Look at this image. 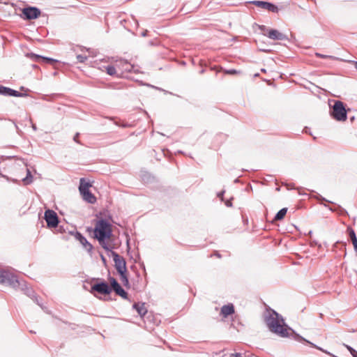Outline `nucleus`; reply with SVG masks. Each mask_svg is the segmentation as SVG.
<instances>
[{"instance_id": "1", "label": "nucleus", "mask_w": 357, "mask_h": 357, "mask_svg": "<svg viewBox=\"0 0 357 357\" xmlns=\"http://www.w3.org/2000/svg\"><path fill=\"white\" fill-rule=\"evenodd\" d=\"M264 321L269 331L279 337H288L294 333V331L285 324L283 317L273 310L267 311Z\"/></svg>"}, {"instance_id": "2", "label": "nucleus", "mask_w": 357, "mask_h": 357, "mask_svg": "<svg viewBox=\"0 0 357 357\" xmlns=\"http://www.w3.org/2000/svg\"><path fill=\"white\" fill-rule=\"evenodd\" d=\"M112 233V225L106 220L100 219L96 222L94 235L100 245L107 251H111V248L105 242V240L110 238Z\"/></svg>"}, {"instance_id": "3", "label": "nucleus", "mask_w": 357, "mask_h": 357, "mask_svg": "<svg viewBox=\"0 0 357 357\" xmlns=\"http://www.w3.org/2000/svg\"><path fill=\"white\" fill-rule=\"evenodd\" d=\"M0 284H8L15 289L20 287L28 296H33V290L28 288L25 282H20L15 275L8 271L0 269Z\"/></svg>"}, {"instance_id": "4", "label": "nucleus", "mask_w": 357, "mask_h": 357, "mask_svg": "<svg viewBox=\"0 0 357 357\" xmlns=\"http://www.w3.org/2000/svg\"><path fill=\"white\" fill-rule=\"evenodd\" d=\"M331 116L338 121H344L347 119V110L344 105L340 100H336L331 112Z\"/></svg>"}, {"instance_id": "5", "label": "nucleus", "mask_w": 357, "mask_h": 357, "mask_svg": "<svg viewBox=\"0 0 357 357\" xmlns=\"http://www.w3.org/2000/svg\"><path fill=\"white\" fill-rule=\"evenodd\" d=\"M111 255L113 257V260L114 261V266L119 274L126 272L127 268L125 259L123 257L120 256L117 252L114 251L111 252Z\"/></svg>"}, {"instance_id": "6", "label": "nucleus", "mask_w": 357, "mask_h": 357, "mask_svg": "<svg viewBox=\"0 0 357 357\" xmlns=\"http://www.w3.org/2000/svg\"><path fill=\"white\" fill-rule=\"evenodd\" d=\"M44 218L48 227L55 228L57 227L59 224V218L55 211L50 209L45 211Z\"/></svg>"}, {"instance_id": "7", "label": "nucleus", "mask_w": 357, "mask_h": 357, "mask_svg": "<svg viewBox=\"0 0 357 357\" xmlns=\"http://www.w3.org/2000/svg\"><path fill=\"white\" fill-rule=\"evenodd\" d=\"M116 67L121 73L124 72H137L133 65L123 59L116 61Z\"/></svg>"}, {"instance_id": "8", "label": "nucleus", "mask_w": 357, "mask_h": 357, "mask_svg": "<svg viewBox=\"0 0 357 357\" xmlns=\"http://www.w3.org/2000/svg\"><path fill=\"white\" fill-rule=\"evenodd\" d=\"M252 4L257 6V7H259V8H261L263 9H265V10H267L268 11H271L272 13H278L279 9L278 8V6H276L275 5L271 3H269V2H267V1H252L250 2Z\"/></svg>"}, {"instance_id": "9", "label": "nucleus", "mask_w": 357, "mask_h": 357, "mask_svg": "<svg viewBox=\"0 0 357 357\" xmlns=\"http://www.w3.org/2000/svg\"><path fill=\"white\" fill-rule=\"evenodd\" d=\"M112 289L105 282L94 284L91 286V292L97 291L101 294H109Z\"/></svg>"}, {"instance_id": "10", "label": "nucleus", "mask_w": 357, "mask_h": 357, "mask_svg": "<svg viewBox=\"0 0 357 357\" xmlns=\"http://www.w3.org/2000/svg\"><path fill=\"white\" fill-rule=\"evenodd\" d=\"M23 15L27 20H33L38 18L40 15V10L36 7L25 8L22 10Z\"/></svg>"}, {"instance_id": "11", "label": "nucleus", "mask_w": 357, "mask_h": 357, "mask_svg": "<svg viewBox=\"0 0 357 357\" xmlns=\"http://www.w3.org/2000/svg\"><path fill=\"white\" fill-rule=\"evenodd\" d=\"M0 94L6 96L25 97L26 93H22L8 87L0 85Z\"/></svg>"}, {"instance_id": "12", "label": "nucleus", "mask_w": 357, "mask_h": 357, "mask_svg": "<svg viewBox=\"0 0 357 357\" xmlns=\"http://www.w3.org/2000/svg\"><path fill=\"white\" fill-rule=\"evenodd\" d=\"M111 286L115 293L121 296L123 298H127V293L120 286L118 282L114 278L110 279Z\"/></svg>"}, {"instance_id": "13", "label": "nucleus", "mask_w": 357, "mask_h": 357, "mask_svg": "<svg viewBox=\"0 0 357 357\" xmlns=\"http://www.w3.org/2000/svg\"><path fill=\"white\" fill-rule=\"evenodd\" d=\"M268 36L271 39L279 40H284L286 38L283 33L275 29H271L268 31Z\"/></svg>"}, {"instance_id": "14", "label": "nucleus", "mask_w": 357, "mask_h": 357, "mask_svg": "<svg viewBox=\"0 0 357 357\" xmlns=\"http://www.w3.org/2000/svg\"><path fill=\"white\" fill-rule=\"evenodd\" d=\"M75 237L89 252H90L92 250L93 246L91 245V244L89 243L86 238L84 236H83L80 233L77 232Z\"/></svg>"}, {"instance_id": "15", "label": "nucleus", "mask_w": 357, "mask_h": 357, "mask_svg": "<svg viewBox=\"0 0 357 357\" xmlns=\"http://www.w3.org/2000/svg\"><path fill=\"white\" fill-rule=\"evenodd\" d=\"M30 57H31V59L33 61H37V62L43 61V62H47V63H54V62L56 61L53 59L48 58V57L41 56H39V55H37V54H31L30 55Z\"/></svg>"}, {"instance_id": "16", "label": "nucleus", "mask_w": 357, "mask_h": 357, "mask_svg": "<svg viewBox=\"0 0 357 357\" xmlns=\"http://www.w3.org/2000/svg\"><path fill=\"white\" fill-rule=\"evenodd\" d=\"M133 308L136 310L137 313L141 316H144L147 312V309L144 303H137L133 305Z\"/></svg>"}, {"instance_id": "17", "label": "nucleus", "mask_w": 357, "mask_h": 357, "mask_svg": "<svg viewBox=\"0 0 357 357\" xmlns=\"http://www.w3.org/2000/svg\"><path fill=\"white\" fill-rule=\"evenodd\" d=\"M80 194L82 195L83 199L90 204H94L96 202V197L89 190Z\"/></svg>"}, {"instance_id": "18", "label": "nucleus", "mask_w": 357, "mask_h": 357, "mask_svg": "<svg viewBox=\"0 0 357 357\" xmlns=\"http://www.w3.org/2000/svg\"><path fill=\"white\" fill-rule=\"evenodd\" d=\"M234 312V308L232 304L223 305L221 308V313L224 317H227Z\"/></svg>"}, {"instance_id": "19", "label": "nucleus", "mask_w": 357, "mask_h": 357, "mask_svg": "<svg viewBox=\"0 0 357 357\" xmlns=\"http://www.w3.org/2000/svg\"><path fill=\"white\" fill-rule=\"evenodd\" d=\"M347 231L349 233V236L351 240V242L354 245V250L357 252V238H356L355 231L351 227H348Z\"/></svg>"}, {"instance_id": "20", "label": "nucleus", "mask_w": 357, "mask_h": 357, "mask_svg": "<svg viewBox=\"0 0 357 357\" xmlns=\"http://www.w3.org/2000/svg\"><path fill=\"white\" fill-rule=\"evenodd\" d=\"M91 186L90 183L86 182L85 178H82L79 181V190L80 193L89 190V188Z\"/></svg>"}, {"instance_id": "21", "label": "nucleus", "mask_w": 357, "mask_h": 357, "mask_svg": "<svg viewBox=\"0 0 357 357\" xmlns=\"http://www.w3.org/2000/svg\"><path fill=\"white\" fill-rule=\"evenodd\" d=\"M287 208H283L280 209L275 215V220H280L283 219L287 213Z\"/></svg>"}, {"instance_id": "22", "label": "nucleus", "mask_w": 357, "mask_h": 357, "mask_svg": "<svg viewBox=\"0 0 357 357\" xmlns=\"http://www.w3.org/2000/svg\"><path fill=\"white\" fill-rule=\"evenodd\" d=\"M116 66H108L105 68V70H106V73L109 75H112V76H114V75H118V73H117V70H116Z\"/></svg>"}, {"instance_id": "23", "label": "nucleus", "mask_w": 357, "mask_h": 357, "mask_svg": "<svg viewBox=\"0 0 357 357\" xmlns=\"http://www.w3.org/2000/svg\"><path fill=\"white\" fill-rule=\"evenodd\" d=\"M298 340H301L305 341V342H307V343H309L312 347H315V348H317V349H319V350H320V351H323V352H324V353H326V354H328V355H330V356H333V357H336V356H335L334 355L331 354L330 352H328V351H326V350L323 349H322V348H321V347H317V345L314 344L313 343H312V342H309V341L305 340L304 338H303L302 337L298 336Z\"/></svg>"}, {"instance_id": "24", "label": "nucleus", "mask_w": 357, "mask_h": 357, "mask_svg": "<svg viewBox=\"0 0 357 357\" xmlns=\"http://www.w3.org/2000/svg\"><path fill=\"white\" fill-rule=\"evenodd\" d=\"M119 275H120V280H121V282L123 283V284L125 287H128L129 281H128V278L126 275V272H124L123 273H119Z\"/></svg>"}, {"instance_id": "25", "label": "nucleus", "mask_w": 357, "mask_h": 357, "mask_svg": "<svg viewBox=\"0 0 357 357\" xmlns=\"http://www.w3.org/2000/svg\"><path fill=\"white\" fill-rule=\"evenodd\" d=\"M77 59L80 63H84L87 59V56L82 54H78L77 56Z\"/></svg>"}, {"instance_id": "26", "label": "nucleus", "mask_w": 357, "mask_h": 357, "mask_svg": "<svg viewBox=\"0 0 357 357\" xmlns=\"http://www.w3.org/2000/svg\"><path fill=\"white\" fill-rule=\"evenodd\" d=\"M315 55H316V56L322 58V59H326V58L334 59L335 58L333 56L325 55V54H322L320 53H316Z\"/></svg>"}, {"instance_id": "27", "label": "nucleus", "mask_w": 357, "mask_h": 357, "mask_svg": "<svg viewBox=\"0 0 357 357\" xmlns=\"http://www.w3.org/2000/svg\"><path fill=\"white\" fill-rule=\"evenodd\" d=\"M79 136V133L77 132V133H75V135L73 137V141L77 144H80V142L78 139Z\"/></svg>"}, {"instance_id": "28", "label": "nucleus", "mask_w": 357, "mask_h": 357, "mask_svg": "<svg viewBox=\"0 0 357 357\" xmlns=\"http://www.w3.org/2000/svg\"><path fill=\"white\" fill-rule=\"evenodd\" d=\"M227 74H230V75H234V74L237 73V71L236 70H234V69H231V70H227Z\"/></svg>"}, {"instance_id": "29", "label": "nucleus", "mask_w": 357, "mask_h": 357, "mask_svg": "<svg viewBox=\"0 0 357 357\" xmlns=\"http://www.w3.org/2000/svg\"><path fill=\"white\" fill-rule=\"evenodd\" d=\"M31 180H30V181L29 180L28 176H26L25 178H24V182L26 184H29V183H31Z\"/></svg>"}, {"instance_id": "30", "label": "nucleus", "mask_w": 357, "mask_h": 357, "mask_svg": "<svg viewBox=\"0 0 357 357\" xmlns=\"http://www.w3.org/2000/svg\"><path fill=\"white\" fill-rule=\"evenodd\" d=\"M224 192H224V191H222V192H221L218 193V197H220V198H221V199H222V197H223Z\"/></svg>"}, {"instance_id": "31", "label": "nucleus", "mask_w": 357, "mask_h": 357, "mask_svg": "<svg viewBox=\"0 0 357 357\" xmlns=\"http://www.w3.org/2000/svg\"><path fill=\"white\" fill-rule=\"evenodd\" d=\"M350 353L353 356V357H354V355L357 353V351L354 349H353V350H351Z\"/></svg>"}, {"instance_id": "32", "label": "nucleus", "mask_w": 357, "mask_h": 357, "mask_svg": "<svg viewBox=\"0 0 357 357\" xmlns=\"http://www.w3.org/2000/svg\"><path fill=\"white\" fill-rule=\"evenodd\" d=\"M241 354L239 353H236L235 354L231 355V357H241Z\"/></svg>"}, {"instance_id": "33", "label": "nucleus", "mask_w": 357, "mask_h": 357, "mask_svg": "<svg viewBox=\"0 0 357 357\" xmlns=\"http://www.w3.org/2000/svg\"><path fill=\"white\" fill-rule=\"evenodd\" d=\"M226 205H227V206H231V201L227 200V201L226 202Z\"/></svg>"}, {"instance_id": "34", "label": "nucleus", "mask_w": 357, "mask_h": 357, "mask_svg": "<svg viewBox=\"0 0 357 357\" xmlns=\"http://www.w3.org/2000/svg\"><path fill=\"white\" fill-rule=\"evenodd\" d=\"M345 346H346L347 349L349 351H351V350H353V348H352L351 347L348 346V345H345Z\"/></svg>"}, {"instance_id": "35", "label": "nucleus", "mask_w": 357, "mask_h": 357, "mask_svg": "<svg viewBox=\"0 0 357 357\" xmlns=\"http://www.w3.org/2000/svg\"><path fill=\"white\" fill-rule=\"evenodd\" d=\"M355 69L357 70V61H353Z\"/></svg>"}, {"instance_id": "36", "label": "nucleus", "mask_w": 357, "mask_h": 357, "mask_svg": "<svg viewBox=\"0 0 357 357\" xmlns=\"http://www.w3.org/2000/svg\"><path fill=\"white\" fill-rule=\"evenodd\" d=\"M32 128H33L34 130H36L37 128H36V125H35V124H33V125H32Z\"/></svg>"}, {"instance_id": "37", "label": "nucleus", "mask_w": 357, "mask_h": 357, "mask_svg": "<svg viewBox=\"0 0 357 357\" xmlns=\"http://www.w3.org/2000/svg\"><path fill=\"white\" fill-rule=\"evenodd\" d=\"M27 176H28V178L30 176L31 177V172L29 170H28V173H27Z\"/></svg>"}, {"instance_id": "38", "label": "nucleus", "mask_w": 357, "mask_h": 357, "mask_svg": "<svg viewBox=\"0 0 357 357\" xmlns=\"http://www.w3.org/2000/svg\"><path fill=\"white\" fill-rule=\"evenodd\" d=\"M215 255L217 256L218 257H220V255L217 252L215 254Z\"/></svg>"}, {"instance_id": "39", "label": "nucleus", "mask_w": 357, "mask_h": 357, "mask_svg": "<svg viewBox=\"0 0 357 357\" xmlns=\"http://www.w3.org/2000/svg\"><path fill=\"white\" fill-rule=\"evenodd\" d=\"M102 261H103L104 262L105 261V257H104L103 256H102Z\"/></svg>"}, {"instance_id": "40", "label": "nucleus", "mask_w": 357, "mask_h": 357, "mask_svg": "<svg viewBox=\"0 0 357 357\" xmlns=\"http://www.w3.org/2000/svg\"><path fill=\"white\" fill-rule=\"evenodd\" d=\"M261 71L262 72H266V70L265 69H261Z\"/></svg>"}, {"instance_id": "41", "label": "nucleus", "mask_w": 357, "mask_h": 357, "mask_svg": "<svg viewBox=\"0 0 357 357\" xmlns=\"http://www.w3.org/2000/svg\"><path fill=\"white\" fill-rule=\"evenodd\" d=\"M354 357H357V353L354 355Z\"/></svg>"}]
</instances>
